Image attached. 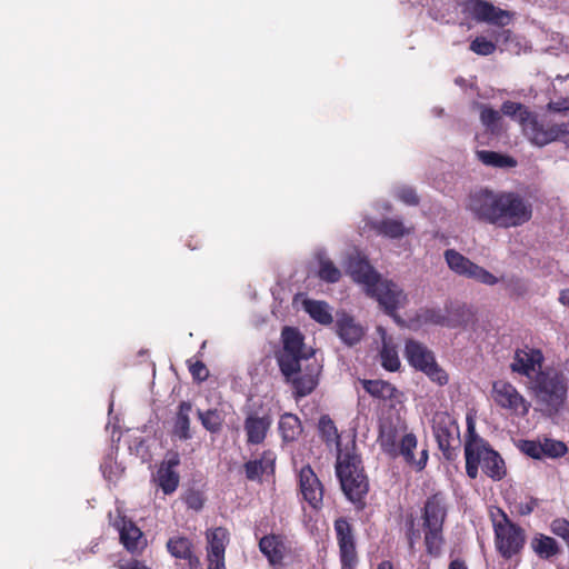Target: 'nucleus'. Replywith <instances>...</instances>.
Here are the masks:
<instances>
[{
    "mask_svg": "<svg viewBox=\"0 0 569 569\" xmlns=\"http://www.w3.org/2000/svg\"><path fill=\"white\" fill-rule=\"evenodd\" d=\"M318 429L320 437L326 445L331 446L335 443L337 447H340V435L333 420L328 415L320 417Z\"/></svg>",
    "mask_w": 569,
    "mask_h": 569,
    "instance_id": "f704fd0d",
    "label": "nucleus"
},
{
    "mask_svg": "<svg viewBox=\"0 0 569 569\" xmlns=\"http://www.w3.org/2000/svg\"><path fill=\"white\" fill-rule=\"evenodd\" d=\"M192 406L188 401H182L178 407V412L173 425V431L182 440L191 438L189 418Z\"/></svg>",
    "mask_w": 569,
    "mask_h": 569,
    "instance_id": "2f4dec72",
    "label": "nucleus"
},
{
    "mask_svg": "<svg viewBox=\"0 0 569 569\" xmlns=\"http://www.w3.org/2000/svg\"><path fill=\"white\" fill-rule=\"evenodd\" d=\"M421 518L426 552L431 557H438L445 545L443 523L447 507L443 493L436 492L427 498Z\"/></svg>",
    "mask_w": 569,
    "mask_h": 569,
    "instance_id": "423d86ee",
    "label": "nucleus"
},
{
    "mask_svg": "<svg viewBox=\"0 0 569 569\" xmlns=\"http://www.w3.org/2000/svg\"><path fill=\"white\" fill-rule=\"evenodd\" d=\"M168 552L177 558L184 560L189 569H202L198 556L193 551V543L187 537L173 536L167 541Z\"/></svg>",
    "mask_w": 569,
    "mask_h": 569,
    "instance_id": "5701e85b",
    "label": "nucleus"
},
{
    "mask_svg": "<svg viewBox=\"0 0 569 569\" xmlns=\"http://www.w3.org/2000/svg\"><path fill=\"white\" fill-rule=\"evenodd\" d=\"M448 569H468V567L465 560L457 558L449 562Z\"/></svg>",
    "mask_w": 569,
    "mask_h": 569,
    "instance_id": "13d9d810",
    "label": "nucleus"
},
{
    "mask_svg": "<svg viewBox=\"0 0 569 569\" xmlns=\"http://www.w3.org/2000/svg\"><path fill=\"white\" fill-rule=\"evenodd\" d=\"M550 531L561 538L569 548V521L565 518H556L550 523Z\"/></svg>",
    "mask_w": 569,
    "mask_h": 569,
    "instance_id": "a18cd8bd",
    "label": "nucleus"
},
{
    "mask_svg": "<svg viewBox=\"0 0 569 569\" xmlns=\"http://www.w3.org/2000/svg\"><path fill=\"white\" fill-rule=\"evenodd\" d=\"M372 229L378 234H381L390 239H399L405 234H409L411 232V229L405 227L401 220L391 218H386L380 221L373 222Z\"/></svg>",
    "mask_w": 569,
    "mask_h": 569,
    "instance_id": "7c9ffc66",
    "label": "nucleus"
},
{
    "mask_svg": "<svg viewBox=\"0 0 569 569\" xmlns=\"http://www.w3.org/2000/svg\"><path fill=\"white\" fill-rule=\"evenodd\" d=\"M259 550L267 558L270 566H281L290 552L287 538L279 533H269L259 540Z\"/></svg>",
    "mask_w": 569,
    "mask_h": 569,
    "instance_id": "aec40b11",
    "label": "nucleus"
},
{
    "mask_svg": "<svg viewBox=\"0 0 569 569\" xmlns=\"http://www.w3.org/2000/svg\"><path fill=\"white\" fill-rule=\"evenodd\" d=\"M120 541L130 553H141L147 547V539L141 529L131 520H123L119 529Z\"/></svg>",
    "mask_w": 569,
    "mask_h": 569,
    "instance_id": "b1692460",
    "label": "nucleus"
},
{
    "mask_svg": "<svg viewBox=\"0 0 569 569\" xmlns=\"http://www.w3.org/2000/svg\"><path fill=\"white\" fill-rule=\"evenodd\" d=\"M382 450L392 456H397V431L392 427H381L378 437Z\"/></svg>",
    "mask_w": 569,
    "mask_h": 569,
    "instance_id": "58836bf2",
    "label": "nucleus"
},
{
    "mask_svg": "<svg viewBox=\"0 0 569 569\" xmlns=\"http://www.w3.org/2000/svg\"><path fill=\"white\" fill-rule=\"evenodd\" d=\"M224 531L221 528L214 529L210 536L209 539V547H208V557H221L224 556L226 545H224Z\"/></svg>",
    "mask_w": 569,
    "mask_h": 569,
    "instance_id": "a19ab883",
    "label": "nucleus"
},
{
    "mask_svg": "<svg viewBox=\"0 0 569 569\" xmlns=\"http://www.w3.org/2000/svg\"><path fill=\"white\" fill-rule=\"evenodd\" d=\"M362 388L368 392L371 397L379 400H392L396 398L398 392L397 388L385 380H371V379H362L360 380Z\"/></svg>",
    "mask_w": 569,
    "mask_h": 569,
    "instance_id": "c85d7f7f",
    "label": "nucleus"
},
{
    "mask_svg": "<svg viewBox=\"0 0 569 569\" xmlns=\"http://www.w3.org/2000/svg\"><path fill=\"white\" fill-rule=\"evenodd\" d=\"M377 569H395L393 565L389 560H383L380 563H378Z\"/></svg>",
    "mask_w": 569,
    "mask_h": 569,
    "instance_id": "052dcab7",
    "label": "nucleus"
},
{
    "mask_svg": "<svg viewBox=\"0 0 569 569\" xmlns=\"http://www.w3.org/2000/svg\"><path fill=\"white\" fill-rule=\"evenodd\" d=\"M521 131L528 141L539 148L555 142L552 121L531 112L521 126Z\"/></svg>",
    "mask_w": 569,
    "mask_h": 569,
    "instance_id": "f3484780",
    "label": "nucleus"
},
{
    "mask_svg": "<svg viewBox=\"0 0 569 569\" xmlns=\"http://www.w3.org/2000/svg\"><path fill=\"white\" fill-rule=\"evenodd\" d=\"M305 309L313 320L321 325H330L332 322V316L325 301L307 300Z\"/></svg>",
    "mask_w": 569,
    "mask_h": 569,
    "instance_id": "c9c22d12",
    "label": "nucleus"
},
{
    "mask_svg": "<svg viewBox=\"0 0 569 569\" xmlns=\"http://www.w3.org/2000/svg\"><path fill=\"white\" fill-rule=\"evenodd\" d=\"M208 569H224V556L221 557H208Z\"/></svg>",
    "mask_w": 569,
    "mask_h": 569,
    "instance_id": "6e6d98bb",
    "label": "nucleus"
},
{
    "mask_svg": "<svg viewBox=\"0 0 569 569\" xmlns=\"http://www.w3.org/2000/svg\"><path fill=\"white\" fill-rule=\"evenodd\" d=\"M336 331L339 338L348 346L357 345L363 337V328L348 315H342L336 321Z\"/></svg>",
    "mask_w": 569,
    "mask_h": 569,
    "instance_id": "bb28decb",
    "label": "nucleus"
},
{
    "mask_svg": "<svg viewBox=\"0 0 569 569\" xmlns=\"http://www.w3.org/2000/svg\"><path fill=\"white\" fill-rule=\"evenodd\" d=\"M547 109L549 111L556 112V113H566L569 112V97L561 98L556 101H550L547 104Z\"/></svg>",
    "mask_w": 569,
    "mask_h": 569,
    "instance_id": "864d4df0",
    "label": "nucleus"
},
{
    "mask_svg": "<svg viewBox=\"0 0 569 569\" xmlns=\"http://www.w3.org/2000/svg\"><path fill=\"white\" fill-rule=\"evenodd\" d=\"M501 112L502 114L515 119L521 127L532 111L520 102L507 100L501 104Z\"/></svg>",
    "mask_w": 569,
    "mask_h": 569,
    "instance_id": "4c0bfd02",
    "label": "nucleus"
},
{
    "mask_svg": "<svg viewBox=\"0 0 569 569\" xmlns=\"http://www.w3.org/2000/svg\"><path fill=\"white\" fill-rule=\"evenodd\" d=\"M501 520H493L495 546L503 559H511L519 555L526 543V532L512 522L507 513L500 510Z\"/></svg>",
    "mask_w": 569,
    "mask_h": 569,
    "instance_id": "0eeeda50",
    "label": "nucleus"
},
{
    "mask_svg": "<svg viewBox=\"0 0 569 569\" xmlns=\"http://www.w3.org/2000/svg\"><path fill=\"white\" fill-rule=\"evenodd\" d=\"M188 247L192 250H196L198 248L197 246H191L190 243L188 244Z\"/></svg>",
    "mask_w": 569,
    "mask_h": 569,
    "instance_id": "680f3d73",
    "label": "nucleus"
},
{
    "mask_svg": "<svg viewBox=\"0 0 569 569\" xmlns=\"http://www.w3.org/2000/svg\"><path fill=\"white\" fill-rule=\"evenodd\" d=\"M443 258L449 269L460 277L472 279L487 286L498 283V278L495 274L455 249H447L443 252Z\"/></svg>",
    "mask_w": 569,
    "mask_h": 569,
    "instance_id": "9b49d317",
    "label": "nucleus"
},
{
    "mask_svg": "<svg viewBox=\"0 0 569 569\" xmlns=\"http://www.w3.org/2000/svg\"><path fill=\"white\" fill-rule=\"evenodd\" d=\"M397 196L399 200L408 206H417L419 203V197L416 190L411 187H403L399 189Z\"/></svg>",
    "mask_w": 569,
    "mask_h": 569,
    "instance_id": "09e8293b",
    "label": "nucleus"
},
{
    "mask_svg": "<svg viewBox=\"0 0 569 569\" xmlns=\"http://www.w3.org/2000/svg\"><path fill=\"white\" fill-rule=\"evenodd\" d=\"M336 473L348 500L358 510H362L366 506L365 499L369 491V481L361 457L356 452L349 451L338 453Z\"/></svg>",
    "mask_w": 569,
    "mask_h": 569,
    "instance_id": "39448f33",
    "label": "nucleus"
},
{
    "mask_svg": "<svg viewBox=\"0 0 569 569\" xmlns=\"http://www.w3.org/2000/svg\"><path fill=\"white\" fill-rule=\"evenodd\" d=\"M501 114L499 111L488 106L481 107L480 121L491 133L498 132Z\"/></svg>",
    "mask_w": 569,
    "mask_h": 569,
    "instance_id": "79ce46f5",
    "label": "nucleus"
},
{
    "mask_svg": "<svg viewBox=\"0 0 569 569\" xmlns=\"http://www.w3.org/2000/svg\"><path fill=\"white\" fill-rule=\"evenodd\" d=\"M465 458L466 473L470 479L478 477L479 466L483 473L493 481L501 480L507 473L503 459L487 440L476 432L471 418L467 419Z\"/></svg>",
    "mask_w": 569,
    "mask_h": 569,
    "instance_id": "7ed1b4c3",
    "label": "nucleus"
},
{
    "mask_svg": "<svg viewBox=\"0 0 569 569\" xmlns=\"http://www.w3.org/2000/svg\"><path fill=\"white\" fill-rule=\"evenodd\" d=\"M530 546L533 552L541 559H550L561 551L557 540L543 533H536L531 539Z\"/></svg>",
    "mask_w": 569,
    "mask_h": 569,
    "instance_id": "c756f323",
    "label": "nucleus"
},
{
    "mask_svg": "<svg viewBox=\"0 0 569 569\" xmlns=\"http://www.w3.org/2000/svg\"><path fill=\"white\" fill-rule=\"evenodd\" d=\"M541 447L543 449V451H541V458H560L563 457L568 451L565 442L549 438H545V440L541 442Z\"/></svg>",
    "mask_w": 569,
    "mask_h": 569,
    "instance_id": "37998d69",
    "label": "nucleus"
},
{
    "mask_svg": "<svg viewBox=\"0 0 569 569\" xmlns=\"http://www.w3.org/2000/svg\"><path fill=\"white\" fill-rule=\"evenodd\" d=\"M405 357L415 369L425 372L432 381L443 386L448 375L436 362L433 353L421 342L409 339L405 347Z\"/></svg>",
    "mask_w": 569,
    "mask_h": 569,
    "instance_id": "6e6552de",
    "label": "nucleus"
},
{
    "mask_svg": "<svg viewBox=\"0 0 569 569\" xmlns=\"http://www.w3.org/2000/svg\"><path fill=\"white\" fill-rule=\"evenodd\" d=\"M347 273L353 281L366 287V291H372V286L379 280L380 274L375 270L366 257L350 256L347 262Z\"/></svg>",
    "mask_w": 569,
    "mask_h": 569,
    "instance_id": "412c9836",
    "label": "nucleus"
},
{
    "mask_svg": "<svg viewBox=\"0 0 569 569\" xmlns=\"http://www.w3.org/2000/svg\"><path fill=\"white\" fill-rule=\"evenodd\" d=\"M463 12L470 14L478 22H487L489 24L503 28L509 24L512 13L493 6L486 0H466L462 4Z\"/></svg>",
    "mask_w": 569,
    "mask_h": 569,
    "instance_id": "ddd939ff",
    "label": "nucleus"
},
{
    "mask_svg": "<svg viewBox=\"0 0 569 569\" xmlns=\"http://www.w3.org/2000/svg\"><path fill=\"white\" fill-rule=\"evenodd\" d=\"M274 359L296 400L313 392L322 367L315 351L306 348L305 337L297 328H282L281 347L274 351Z\"/></svg>",
    "mask_w": 569,
    "mask_h": 569,
    "instance_id": "f257e3e1",
    "label": "nucleus"
},
{
    "mask_svg": "<svg viewBox=\"0 0 569 569\" xmlns=\"http://www.w3.org/2000/svg\"><path fill=\"white\" fill-rule=\"evenodd\" d=\"M352 450H356V447H352ZM347 451H349V452H355V451H350V450H346L345 452H347ZM340 452H342V451L339 449V453H340Z\"/></svg>",
    "mask_w": 569,
    "mask_h": 569,
    "instance_id": "e2e57ef3",
    "label": "nucleus"
},
{
    "mask_svg": "<svg viewBox=\"0 0 569 569\" xmlns=\"http://www.w3.org/2000/svg\"><path fill=\"white\" fill-rule=\"evenodd\" d=\"M198 418L202 425V427L211 432L219 433L222 430L224 423V415L222 410L217 408L208 409V410H197Z\"/></svg>",
    "mask_w": 569,
    "mask_h": 569,
    "instance_id": "72a5a7b5",
    "label": "nucleus"
},
{
    "mask_svg": "<svg viewBox=\"0 0 569 569\" xmlns=\"http://www.w3.org/2000/svg\"><path fill=\"white\" fill-rule=\"evenodd\" d=\"M520 449L525 455L533 459H541V451H543L541 442L535 440H523L520 445Z\"/></svg>",
    "mask_w": 569,
    "mask_h": 569,
    "instance_id": "de8ad7c7",
    "label": "nucleus"
},
{
    "mask_svg": "<svg viewBox=\"0 0 569 569\" xmlns=\"http://www.w3.org/2000/svg\"><path fill=\"white\" fill-rule=\"evenodd\" d=\"M528 389L539 405L550 413H558L567 402L569 380L563 371L548 366L536 371Z\"/></svg>",
    "mask_w": 569,
    "mask_h": 569,
    "instance_id": "20e7f679",
    "label": "nucleus"
},
{
    "mask_svg": "<svg viewBox=\"0 0 569 569\" xmlns=\"http://www.w3.org/2000/svg\"><path fill=\"white\" fill-rule=\"evenodd\" d=\"M179 465V453L177 451H168L157 470L154 480L164 495L173 493L179 486L180 476L176 471Z\"/></svg>",
    "mask_w": 569,
    "mask_h": 569,
    "instance_id": "6ab92c4d",
    "label": "nucleus"
},
{
    "mask_svg": "<svg viewBox=\"0 0 569 569\" xmlns=\"http://www.w3.org/2000/svg\"><path fill=\"white\" fill-rule=\"evenodd\" d=\"M278 429L283 442L296 441L303 431L301 420L297 415L291 412H286L280 416Z\"/></svg>",
    "mask_w": 569,
    "mask_h": 569,
    "instance_id": "cd10ccee",
    "label": "nucleus"
},
{
    "mask_svg": "<svg viewBox=\"0 0 569 569\" xmlns=\"http://www.w3.org/2000/svg\"><path fill=\"white\" fill-rule=\"evenodd\" d=\"M119 569H151L139 560H131L119 566Z\"/></svg>",
    "mask_w": 569,
    "mask_h": 569,
    "instance_id": "4d7b16f0",
    "label": "nucleus"
},
{
    "mask_svg": "<svg viewBox=\"0 0 569 569\" xmlns=\"http://www.w3.org/2000/svg\"><path fill=\"white\" fill-rule=\"evenodd\" d=\"M366 293L375 298L389 316L395 315L407 301L403 290L392 281L381 279V276L372 286V291H366Z\"/></svg>",
    "mask_w": 569,
    "mask_h": 569,
    "instance_id": "2eb2a0df",
    "label": "nucleus"
},
{
    "mask_svg": "<svg viewBox=\"0 0 569 569\" xmlns=\"http://www.w3.org/2000/svg\"><path fill=\"white\" fill-rule=\"evenodd\" d=\"M188 362H189V371L194 381L202 382L208 379L209 370L202 361L196 360L194 362H191L189 360Z\"/></svg>",
    "mask_w": 569,
    "mask_h": 569,
    "instance_id": "49530a36",
    "label": "nucleus"
},
{
    "mask_svg": "<svg viewBox=\"0 0 569 569\" xmlns=\"http://www.w3.org/2000/svg\"><path fill=\"white\" fill-rule=\"evenodd\" d=\"M552 136H555V141L569 143V122H552Z\"/></svg>",
    "mask_w": 569,
    "mask_h": 569,
    "instance_id": "8fccbe9b",
    "label": "nucleus"
},
{
    "mask_svg": "<svg viewBox=\"0 0 569 569\" xmlns=\"http://www.w3.org/2000/svg\"><path fill=\"white\" fill-rule=\"evenodd\" d=\"M408 545L411 550L415 549V543L420 539V531L415 528L413 518L409 520V528L407 530Z\"/></svg>",
    "mask_w": 569,
    "mask_h": 569,
    "instance_id": "5fc2aeb1",
    "label": "nucleus"
},
{
    "mask_svg": "<svg viewBox=\"0 0 569 569\" xmlns=\"http://www.w3.org/2000/svg\"><path fill=\"white\" fill-rule=\"evenodd\" d=\"M511 33L509 29L495 30L491 32V37L495 40L487 39L485 36H478L470 42L469 49L478 56H491L497 50V42L500 39L508 42L511 38Z\"/></svg>",
    "mask_w": 569,
    "mask_h": 569,
    "instance_id": "a878e982",
    "label": "nucleus"
},
{
    "mask_svg": "<svg viewBox=\"0 0 569 569\" xmlns=\"http://www.w3.org/2000/svg\"><path fill=\"white\" fill-rule=\"evenodd\" d=\"M272 422L273 419L270 410H266L263 408L246 409L242 428L247 446L251 447L263 445L268 438Z\"/></svg>",
    "mask_w": 569,
    "mask_h": 569,
    "instance_id": "f8f14e48",
    "label": "nucleus"
},
{
    "mask_svg": "<svg viewBox=\"0 0 569 569\" xmlns=\"http://www.w3.org/2000/svg\"><path fill=\"white\" fill-rule=\"evenodd\" d=\"M318 277L328 283H336L341 278V271L330 259L320 258Z\"/></svg>",
    "mask_w": 569,
    "mask_h": 569,
    "instance_id": "ea45409f",
    "label": "nucleus"
},
{
    "mask_svg": "<svg viewBox=\"0 0 569 569\" xmlns=\"http://www.w3.org/2000/svg\"><path fill=\"white\" fill-rule=\"evenodd\" d=\"M187 506L193 510H200L203 507V497L199 491L190 490L184 499Z\"/></svg>",
    "mask_w": 569,
    "mask_h": 569,
    "instance_id": "3c124183",
    "label": "nucleus"
},
{
    "mask_svg": "<svg viewBox=\"0 0 569 569\" xmlns=\"http://www.w3.org/2000/svg\"><path fill=\"white\" fill-rule=\"evenodd\" d=\"M543 361L545 356L540 349L525 346L523 348L516 349L510 369L515 373L527 377L530 381L537 371V367L538 370L543 369Z\"/></svg>",
    "mask_w": 569,
    "mask_h": 569,
    "instance_id": "a211bd4d",
    "label": "nucleus"
},
{
    "mask_svg": "<svg viewBox=\"0 0 569 569\" xmlns=\"http://www.w3.org/2000/svg\"><path fill=\"white\" fill-rule=\"evenodd\" d=\"M336 540L339 549L341 569H356L359 562L356 529L346 517L333 521Z\"/></svg>",
    "mask_w": 569,
    "mask_h": 569,
    "instance_id": "9d476101",
    "label": "nucleus"
},
{
    "mask_svg": "<svg viewBox=\"0 0 569 569\" xmlns=\"http://www.w3.org/2000/svg\"><path fill=\"white\" fill-rule=\"evenodd\" d=\"M537 506L538 500L536 498L530 497L526 501L517 503L516 510L520 516H528L536 509Z\"/></svg>",
    "mask_w": 569,
    "mask_h": 569,
    "instance_id": "603ef678",
    "label": "nucleus"
},
{
    "mask_svg": "<svg viewBox=\"0 0 569 569\" xmlns=\"http://www.w3.org/2000/svg\"><path fill=\"white\" fill-rule=\"evenodd\" d=\"M491 397L498 407L516 415L526 416L529 412L530 403L517 388L508 381H495L492 383Z\"/></svg>",
    "mask_w": 569,
    "mask_h": 569,
    "instance_id": "4468645a",
    "label": "nucleus"
},
{
    "mask_svg": "<svg viewBox=\"0 0 569 569\" xmlns=\"http://www.w3.org/2000/svg\"><path fill=\"white\" fill-rule=\"evenodd\" d=\"M432 431L447 460L456 457V450L460 446V430L456 419L446 411H438L432 418Z\"/></svg>",
    "mask_w": 569,
    "mask_h": 569,
    "instance_id": "1a4fd4ad",
    "label": "nucleus"
},
{
    "mask_svg": "<svg viewBox=\"0 0 569 569\" xmlns=\"http://www.w3.org/2000/svg\"><path fill=\"white\" fill-rule=\"evenodd\" d=\"M421 319L426 323L451 327L449 318L440 309H426Z\"/></svg>",
    "mask_w": 569,
    "mask_h": 569,
    "instance_id": "c03bdc74",
    "label": "nucleus"
},
{
    "mask_svg": "<svg viewBox=\"0 0 569 569\" xmlns=\"http://www.w3.org/2000/svg\"><path fill=\"white\" fill-rule=\"evenodd\" d=\"M466 210L478 222L502 229L523 226L532 218V204L516 191H472L466 199Z\"/></svg>",
    "mask_w": 569,
    "mask_h": 569,
    "instance_id": "f03ea898",
    "label": "nucleus"
},
{
    "mask_svg": "<svg viewBox=\"0 0 569 569\" xmlns=\"http://www.w3.org/2000/svg\"><path fill=\"white\" fill-rule=\"evenodd\" d=\"M298 485L302 499L312 509H321L325 489L310 465H306L299 470Z\"/></svg>",
    "mask_w": 569,
    "mask_h": 569,
    "instance_id": "dca6fc26",
    "label": "nucleus"
},
{
    "mask_svg": "<svg viewBox=\"0 0 569 569\" xmlns=\"http://www.w3.org/2000/svg\"><path fill=\"white\" fill-rule=\"evenodd\" d=\"M417 438L413 433H406L397 447V456L400 455L403 460L416 468L417 471H421L426 468L428 461V450L423 449L420 452L419 459L415 458L413 451L417 448Z\"/></svg>",
    "mask_w": 569,
    "mask_h": 569,
    "instance_id": "393cba45",
    "label": "nucleus"
},
{
    "mask_svg": "<svg viewBox=\"0 0 569 569\" xmlns=\"http://www.w3.org/2000/svg\"><path fill=\"white\" fill-rule=\"evenodd\" d=\"M276 452L271 449L263 450L259 458L244 462L243 470L249 481H262V476L273 475L276 471Z\"/></svg>",
    "mask_w": 569,
    "mask_h": 569,
    "instance_id": "4be33fe9",
    "label": "nucleus"
},
{
    "mask_svg": "<svg viewBox=\"0 0 569 569\" xmlns=\"http://www.w3.org/2000/svg\"><path fill=\"white\" fill-rule=\"evenodd\" d=\"M559 300H560V302H561L563 306L569 307V289L563 290V291L560 293Z\"/></svg>",
    "mask_w": 569,
    "mask_h": 569,
    "instance_id": "bf43d9fd",
    "label": "nucleus"
},
{
    "mask_svg": "<svg viewBox=\"0 0 569 569\" xmlns=\"http://www.w3.org/2000/svg\"><path fill=\"white\" fill-rule=\"evenodd\" d=\"M476 157L487 167L513 168L517 164V161L512 157L491 150H477Z\"/></svg>",
    "mask_w": 569,
    "mask_h": 569,
    "instance_id": "473e14b6",
    "label": "nucleus"
},
{
    "mask_svg": "<svg viewBox=\"0 0 569 569\" xmlns=\"http://www.w3.org/2000/svg\"><path fill=\"white\" fill-rule=\"evenodd\" d=\"M380 361L382 368L387 371L395 372L400 368V359L396 347L386 340H383L382 348L380 350Z\"/></svg>",
    "mask_w": 569,
    "mask_h": 569,
    "instance_id": "e433bc0d",
    "label": "nucleus"
}]
</instances>
